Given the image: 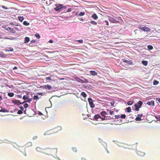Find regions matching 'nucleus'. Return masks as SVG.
I'll list each match as a JSON object with an SVG mask.
<instances>
[{
  "instance_id": "8",
  "label": "nucleus",
  "mask_w": 160,
  "mask_h": 160,
  "mask_svg": "<svg viewBox=\"0 0 160 160\" xmlns=\"http://www.w3.org/2000/svg\"><path fill=\"white\" fill-rule=\"evenodd\" d=\"M137 153L139 156L142 157L144 156L145 155L144 152L140 151H137Z\"/></svg>"
},
{
  "instance_id": "53",
  "label": "nucleus",
  "mask_w": 160,
  "mask_h": 160,
  "mask_svg": "<svg viewBox=\"0 0 160 160\" xmlns=\"http://www.w3.org/2000/svg\"><path fill=\"white\" fill-rule=\"evenodd\" d=\"M20 108L21 109H22V110H23V107L22 106H20Z\"/></svg>"
},
{
  "instance_id": "2",
  "label": "nucleus",
  "mask_w": 160,
  "mask_h": 160,
  "mask_svg": "<svg viewBox=\"0 0 160 160\" xmlns=\"http://www.w3.org/2000/svg\"><path fill=\"white\" fill-rule=\"evenodd\" d=\"M138 28L139 29L142 30L146 32H149L151 30L149 28L145 26H144L142 25H139L138 26Z\"/></svg>"
},
{
  "instance_id": "3",
  "label": "nucleus",
  "mask_w": 160,
  "mask_h": 160,
  "mask_svg": "<svg viewBox=\"0 0 160 160\" xmlns=\"http://www.w3.org/2000/svg\"><path fill=\"white\" fill-rule=\"evenodd\" d=\"M62 5L57 4L55 5L54 9L56 11H59L61 10V8H62Z\"/></svg>"
},
{
  "instance_id": "45",
  "label": "nucleus",
  "mask_w": 160,
  "mask_h": 160,
  "mask_svg": "<svg viewBox=\"0 0 160 160\" xmlns=\"http://www.w3.org/2000/svg\"><path fill=\"white\" fill-rule=\"evenodd\" d=\"M78 42L80 43H82L83 42V40H78Z\"/></svg>"
},
{
  "instance_id": "6",
  "label": "nucleus",
  "mask_w": 160,
  "mask_h": 160,
  "mask_svg": "<svg viewBox=\"0 0 160 160\" xmlns=\"http://www.w3.org/2000/svg\"><path fill=\"white\" fill-rule=\"evenodd\" d=\"M62 129V128L61 127L58 126L55 128L53 129V132L55 133L58 132V131L61 130Z\"/></svg>"
},
{
  "instance_id": "1",
  "label": "nucleus",
  "mask_w": 160,
  "mask_h": 160,
  "mask_svg": "<svg viewBox=\"0 0 160 160\" xmlns=\"http://www.w3.org/2000/svg\"><path fill=\"white\" fill-rule=\"evenodd\" d=\"M57 152V149L56 148L48 149L46 150L45 153L48 155H52L53 154Z\"/></svg>"
},
{
  "instance_id": "12",
  "label": "nucleus",
  "mask_w": 160,
  "mask_h": 160,
  "mask_svg": "<svg viewBox=\"0 0 160 160\" xmlns=\"http://www.w3.org/2000/svg\"><path fill=\"white\" fill-rule=\"evenodd\" d=\"M92 17L95 20L98 19V17L95 13H94L92 16Z\"/></svg>"
},
{
  "instance_id": "21",
  "label": "nucleus",
  "mask_w": 160,
  "mask_h": 160,
  "mask_svg": "<svg viewBox=\"0 0 160 160\" xmlns=\"http://www.w3.org/2000/svg\"><path fill=\"white\" fill-rule=\"evenodd\" d=\"M133 102H134L133 101H129L127 102V104L128 105H130L132 104Z\"/></svg>"
},
{
  "instance_id": "29",
  "label": "nucleus",
  "mask_w": 160,
  "mask_h": 160,
  "mask_svg": "<svg viewBox=\"0 0 160 160\" xmlns=\"http://www.w3.org/2000/svg\"><path fill=\"white\" fill-rule=\"evenodd\" d=\"M106 114V112L105 111H102L101 113V114L102 116L104 117Z\"/></svg>"
},
{
  "instance_id": "25",
  "label": "nucleus",
  "mask_w": 160,
  "mask_h": 160,
  "mask_svg": "<svg viewBox=\"0 0 160 160\" xmlns=\"http://www.w3.org/2000/svg\"><path fill=\"white\" fill-rule=\"evenodd\" d=\"M23 24L24 25H25V26H28L29 25V23H28V22H27L26 21H24L23 22Z\"/></svg>"
},
{
  "instance_id": "33",
  "label": "nucleus",
  "mask_w": 160,
  "mask_h": 160,
  "mask_svg": "<svg viewBox=\"0 0 160 160\" xmlns=\"http://www.w3.org/2000/svg\"><path fill=\"white\" fill-rule=\"evenodd\" d=\"M126 117V115L125 114H123L121 115V118H125Z\"/></svg>"
},
{
  "instance_id": "62",
  "label": "nucleus",
  "mask_w": 160,
  "mask_h": 160,
  "mask_svg": "<svg viewBox=\"0 0 160 160\" xmlns=\"http://www.w3.org/2000/svg\"><path fill=\"white\" fill-rule=\"evenodd\" d=\"M34 42V41H31V42Z\"/></svg>"
},
{
  "instance_id": "46",
  "label": "nucleus",
  "mask_w": 160,
  "mask_h": 160,
  "mask_svg": "<svg viewBox=\"0 0 160 160\" xmlns=\"http://www.w3.org/2000/svg\"><path fill=\"white\" fill-rule=\"evenodd\" d=\"M114 112L113 111H110L109 113L110 115H112L114 114Z\"/></svg>"
},
{
  "instance_id": "49",
  "label": "nucleus",
  "mask_w": 160,
  "mask_h": 160,
  "mask_svg": "<svg viewBox=\"0 0 160 160\" xmlns=\"http://www.w3.org/2000/svg\"><path fill=\"white\" fill-rule=\"evenodd\" d=\"M142 114H138V117H142Z\"/></svg>"
},
{
  "instance_id": "32",
  "label": "nucleus",
  "mask_w": 160,
  "mask_h": 160,
  "mask_svg": "<svg viewBox=\"0 0 160 160\" xmlns=\"http://www.w3.org/2000/svg\"><path fill=\"white\" fill-rule=\"evenodd\" d=\"M85 14V13L83 12H80L79 14V16H83Z\"/></svg>"
},
{
  "instance_id": "20",
  "label": "nucleus",
  "mask_w": 160,
  "mask_h": 160,
  "mask_svg": "<svg viewBox=\"0 0 160 160\" xmlns=\"http://www.w3.org/2000/svg\"><path fill=\"white\" fill-rule=\"evenodd\" d=\"M99 118H100V116L98 115H96L94 117V119L96 120H98Z\"/></svg>"
},
{
  "instance_id": "34",
  "label": "nucleus",
  "mask_w": 160,
  "mask_h": 160,
  "mask_svg": "<svg viewBox=\"0 0 160 160\" xmlns=\"http://www.w3.org/2000/svg\"><path fill=\"white\" fill-rule=\"evenodd\" d=\"M88 101L89 103H91V102H92V100L91 98H88Z\"/></svg>"
},
{
  "instance_id": "17",
  "label": "nucleus",
  "mask_w": 160,
  "mask_h": 160,
  "mask_svg": "<svg viewBox=\"0 0 160 160\" xmlns=\"http://www.w3.org/2000/svg\"><path fill=\"white\" fill-rule=\"evenodd\" d=\"M18 18L19 21L21 22H22L24 19L23 17H18Z\"/></svg>"
},
{
  "instance_id": "57",
  "label": "nucleus",
  "mask_w": 160,
  "mask_h": 160,
  "mask_svg": "<svg viewBox=\"0 0 160 160\" xmlns=\"http://www.w3.org/2000/svg\"><path fill=\"white\" fill-rule=\"evenodd\" d=\"M102 118V120H104L105 119V118Z\"/></svg>"
},
{
  "instance_id": "52",
  "label": "nucleus",
  "mask_w": 160,
  "mask_h": 160,
  "mask_svg": "<svg viewBox=\"0 0 160 160\" xmlns=\"http://www.w3.org/2000/svg\"><path fill=\"white\" fill-rule=\"evenodd\" d=\"M110 104H111V106H114V102H111L110 103Z\"/></svg>"
},
{
  "instance_id": "54",
  "label": "nucleus",
  "mask_w": 160,
  "mask_h": 160,
  "mask_svg": "<svg viewBox=\"0 0 160 160\" xmlns=\"http://www.w3.org/2000/svg\"><path fill=\"white\" fill-rule=\"evenodd\" d=\"M17 69V68L16 67H15L13 68V69Z\"/></svg>"
},
{
  "instance_id": "14",
  "label": "nucleus",
  "mask_w": 160,
  "mask_h": 160,
  "mask_svg": "<svg viewBox=\"0 0 160 160\" xmlns=\"http://www.w3.org/2000/svg\"><path fill=\"white\" fill-rule=\"evenodd\" d=\"M36 150L37 152H42V148H39V147H37V148H36Z\"/></svg>"
},
{
  "instance_id": "16",
  "label": "nucleus",
  "mask_w": 160,
  "mask_h": 160,
  "mask_svg": "<svg viewBox=\"0 0 160 160\" xmlns=\"http://www.w3.org/2000/svg\"><path fill=\"white\" fill-rule=\"evenodd\" d=\"M28 98L29 96L28 95H24L23 97V99L25 100L28 99Z\"/></svg>"
},
{
  "instance_id": "13",
  "label": "nucleus",
  "mask_w": 160,
  "mask_h": 160,
  "mask_svg": "<svg viewBox=\"0 0 160 160\" xmlns=\"http://www.w3.org/2000/svg\"><path fill=\"white\" fill-rule=\"evenodd\" d=\"M0 112H8L7 110L5 109L4 108H2L1 107H0Z\"/></svg>"
},
{
  "instance_id": "61",
  "label": "nucleus",
  "mask_w": 160,
  "mask_h": 160,
  "mask_svg": "<svg viewBox=\"0 0 160 160\" xmlns=\"http://www.w3.org/2000/svg\"><path fill=\"white\" fill-rule=\"evenodd\" d=\"M46 133V132L45 133H44V135H46V134H47Z\"/></svg>"
},
{
  "instance_id": "39",
  "label": "nucleus",
  "mask_w": 160,
  "mask_h": 160,
  "mask_svg": "<svg viewBox=\"0 0 160 160\" xmlns=\"http://www.w3.org/2000/svg\"><path fill=\"white\" fill-rule=\"evenodd\" d=\"M24 108H27L28 107V104L27 103H25L24 105Z\"/></svg>"
},
{
  "instance_id": "56",
  "label": "nucleus",
  "mask_w": 160,
  "mask_h": 160,
  "mask_svg": "<svg viewBox=\"0 0 160 160\" xmlns=\"http://www.w3.org/2000/svg\"><path fill=\"white\" fill-rule=\"evenodd\" d=\"M81 160H86L84 158H82L81 159Z\"/></svg>"
},
{
  "instance_id": "31",
  "label": "nucleus",
  "mask_w": 160,
  "mask_h": 160,
  "mask_svg": "<svg viewBox=\"0 0 160 160\" xmlns=\"http://www.w3.org/2000/svg\"><path fill=\"white\" fill-rule=\"evenodd\" d=\"M35 36L38 39H39L40 37V35L38 33L36 34L35 35Z\"/></svg>"
},
{
  "instance_id": "23",
  "label": "nucleus",
  "mask_w": 160,
  "mask_h": 160,
  "mask_svg": "<svg viewBox=\"0 0 160 160\" xmlns=\"http://www.w3.org/2000/svg\"><path fill=\"white\" fill-rule=\"evenodd\" d=\"M72 151L74 152H77V150L76 148L75 147H72Z\"/></svg>"
},
{
  "instance_id": "22",
  "label": "nucleus",
  "mask_w": 160,
  "mask_h": 160,
  "mask_svg": "<svg viewBox=\"0 0 160 160\" xmlns=\"http://www.w3.org/2000/svg\"><path fill=\"white\" fill-rule=\"evenodd\" d=\"M123 62H126L127 64H129L130 63H131V62L130 61H128L127 60H124Z\"/></svg>"
},
{
  "instance_id": "18",
  "label": "nucleus",
  "mask_w": 160,
  "mask_h": 160,
  "mask_svg": "<svg viewBox=\"0 0 160 160\" xmlns=\"http://www.w3.org/2000/svg\"><path fill=\"white\" fill-rule=\"evenodd\" d=\"M142 63L144 65V66H146L148 64V62L146 61L143 60L142 62Z\"/></svg>"
},
{
  "instance_id": "36",
  "label": "nucleus",
  "mask_w": 160,
  "mask_h": 160,
  "mask_svg": "<svg viewBox=\"0 0 160 160\" xmlns=\"http://www.w3.org/2000/svg\"><path fill=\"white\" fill-rule=\"evenodd\" d=\"M90 22L93 25H96L97 24L96 22L94 21H92Z\"/></svg>"
},
{
  "instance_id": "59",
  "label": "nucleus",
  "mask_w": 160,
  "mask_h": 160,
  "mask_svg": "<svg viewBox=\"0 0 160 160\" xmlns=\"http://www.w3.org/2000/svg\"><path fill=\"white\" fill-rule=\"evenodd\" d=\"M10 24H12V25L14 24H13V23H10Z\"/></svg>"
},
{
  "instance_id": "37",
  "label": "nucleus",
  "mask_w": 160,
  "mask_h": 160,
  "mask_svg": "<svg viewBox=\"0 0 160 160\" xmlns=\"http://www.w3.org/2000/svg\"><path fill=\"white\" fill-rule=\"evenodd\" d=\"M22 112L21 110H19L18 111L17 113L19 114H22Z\"/></svg>"
},
{
  "instance_id": "10",
  "label": "nucleus",
  "mask_w": 160,
  "mask_h": 160,
  "mask_svg": "<svg viewBox=\"0 0 160 160\" xmlns=\"http://www.w3.org/2000/svg\"><path fill=\"white\" fill-rule=\"evenodd\" d=\"M90 74L92 76H94L96 75H97V73L95 71H91L90 72Z\"/></svg>"
},
{
  "instance_id": "11",
  "label": "nucleus",
  "mask_w": 160,
  "mask_h": 160,
  "mask_svg": "<svg viewBox=\"0 0 160 160\" xmlns=\"http://www.w3.org/2000/svg\"><path fill=\"white\" fill-rule=\"evenodd\" d=\"M147 104L149 105L153 106L154 105V101L152 100L150 102H147Z\"/></svg>"
},
{
  "instance_id": "28",
  "label": "nucleus",
  "mask_w": 160,
  "mask_h": 160,
  "mask_svg": "<svg viewBox=\"0 0 160 160\" xmlns=\"http://www.w3.org/2000/svg\"><path fill=\"white\" fill-rule=\"evenodd\" d=\"M148 48L149 50H152L153 49V47L152 46L149 45L148 46Z\"/></svg>"
},
{
  "instance_id": "35",
  "label": "nucleus",
  "mask_w": 160,
  "mask_h": 160,
  "mask_svg": "<svg viewBox=\"0 0 160 160\" xmlns=\"http://www.w3.org/2000/svg\"><path fill=\"white\" fill-rule=\"evenodd\" d=\"M135 120L137 121H140L141 120L140 118L138 117H137Z\"/></svg>"
},
{
  "instance_id": "5",
  "label": "nucleus",
  "mask_w": 160,
  "mask_h": 160,
  "mask_svg": "<svg viewBox=\"0 0 160 160\" xmlns=\"http://www.w3.org/2000/svg\"><path fill=\"white\" fill-rule=\"evenodd\" d=\"M108 18L109 21L115 23L118 22L116 20L112 18L109 16H108Z\"/></svg>"
},
{
  "instance_id": "55",
  "label": "nucleus",
  "mask_w": 160,
  "mask_h": 160,
  "mask_svg": "<svg viewBox=\"0 0 160 160\" xmlns=\"http://www.w3.org/2000/svg\"><path fill=\"white\" fill-rule=\"evenodd\" d=\"M2 100V98L1 96H0V101Z\"/></svg>"
},
{
  "instance_id": "48",
  "label": "nucleus",
  "mask_w": 160,
  "mask_h": 160,
  "mask_svg": "<svg viewBox=\"0 0 160 160\" xmlns=\"http://www.w3.org/2000/svg\"><path fill=\"white\" fill-rule=\"evenodd\" d=\"M2 7L3 8L6 9H8V8L7 7H6L5 6H2Z\"/></svg>"
},
{
  "instance_id": "41",
  "label": "nucleus",
  "mask_w": 160,
  "mask_h": 160,
  "mask_svg": "<svg viewBox=\"0 0 160 160\" xmlns=\"http://www.w3.org/2000/svg\"><path fill=\"white\" fill-rule=\"evenodd\" d=\"M46 79L47 80H51V77H46Z\"/></svg>"
},
{
  "instance_id": "15",
  "label": "nucleus",
  "mask_w": 160,
  "mask_h": 160,
  "mask_svg": "<svg viewBox=\"0 0 160 160\" xmlns=\"http://www.w3.org/2000/svg\"><path fill=\"white\" fill-rule=\"evenodd\" d=\"M30 41L29 38L28 37H26L25 38V41H24V43H27L28 42Z\"/></svg>"
},
{
  "instance_id": "7",
  "label": "nucleus",
  "mask_w": 160,
  "mask_h": 160,
  "mask_svg": "<svg viewBox=\"0 0 160 160\" xmlns=\"http://www.w3.org/2000/svg\"><path fill=\"white\" fill-rule=\"evenodd\" d=\"M41 87L44 89L48 90H51L52 88V87L49 85L42 86Z\"/></svg>"
},
{
  "instance_id": "40",
  "label": "nucleus",
  "mask_w": 160,
  "mask_h": 160,
  "mask_svg": "<svg viewBox=\"0 0 160 160\" xmlns=\"http://www.w3.org/2000/svg\"><path fill=\"white\" fill-rule=\"evenodd\" d=\"M32 101V99L31 98L29 99L27 101H26L25 102H27L28 103H30V102Z\"/></svg>"
},
{
  "instance_id": "27",
  "label": "nucleus",
  "mask_w": 160,
  "mask_h": 160,
  "mask_svg": "<svg viewBox=\"0 0 160 160\" xmlns=\"http://www.w3.org/2000/svg\"><path fill=\"white\" fill-rule=\"evenodd\" d=\"M126 110L128 112H129L131 111V108L130 107H128L126 108Z\"/></svg>"
},
{
  "instance_id": "19",
  "label": "nucleus",
  "mask_w": 160,
  "mask_h": 160,
  "mask_svg": "<svg viewBox=\"0 0 160 160\" xmlns=\"http://www.w3.org/2000/svg\"><path fill=\"white\" fill-rule=\"evenodd\" d=\"M5 51H11V52H12L13 51V49L12 48H6L5 49Z\"/></svg>"
},
{
  "instance_id": "50",
  "label": "nucleus",
  "mask_w": 160,
  "mask_h": 160,
  "mask_svg": "<svg viewBox=\"0 0 160 160\" xmlns=\"http://www.w3.org/2000/svg\"><path fill=\"white\" fill-rule=\"evenodd\" d=\"M71 8H68L67 10V12H69L71 11Z\"/></svg>"
},
{
  "instance_id": "42",
  "label": "nucleus",
  "mask_w": 160,
  "mask_h": 160,
  "mask_svg": "<svg viewBox=\"0 0 160 160\" xmlns=\"http://www.w3.org/2000/svg\"><path fill=\"white\" fill-rule=\"evenodd\" d=\"M38 97L37 96H35L34 97V99L35 100L38 99Z\"/></svg>"
},
{
  "instance_id": "51",
  "label": "nucleus",
  "mask_w": 160,
  "mask_h": 160,
  "mask_svg": "<svg viewBox=\"0 0 160 160\" xmlns=\"http://www.w3.org/2000/svg\"><path fill=\"white\" fill-rule=\"evenodd\" d=\"M49 42L50 43H52V42H53V41H52V40H50L49 41Z\"/></svg>"
},
{
  "instance_id": "47",
  "label": "nucleus",
  "mask_w": 160,
  "mask_h": 160,
  "mask_svg": "<svg viewBox=\"0 0 160 160\" xmlns=\"http://www.w3.org/2000/svg\"><path fill=\"white\" fill-rule=\"evenodd\" d=\"M119 115H115V118H117V119H118V118H119Z\"/></svg>"
},
{
  "instance_id": "30",
  "label": "nucleus",
  "mask_w": 160,
  "mask_h": 160,
  "mask_svg": "<svg viewBox=\"0 0 160 160\" xmlns=\"http://www.w3.org/2000/svg\"><path fill=\"white\" fill-rule=\"evenodd\" d=\"M153 84L154 85H157L158 83V82L157 81L154 80L153 81Z\"/></svg>"
},
{
  "instance_id": "4",
  "label": "nucleus",
  "mask_w": 160,
  "mask_h": 160,
  "mask_svg": "<svg viewBox=\"0 0 160 160\" xmlns=\"http://www.w3.org/2000/svg\"><path fill=\"white\" fill-rule=\"evenodd\" d=\"M142 104V102L141 101H139L137 104H135V106L136 107L135 110L136 111H138L139 110V108L141 107Z\"/></svg>"
},
{
  "instance_id": "38",
  "label": "nucleus",
  "mask_w": 160,
  "mask_h": 160,
  "mask_svg": "<svg viewBox=\"0 0 160 160\" xmlns=\"http://www.w3.org/2000/svg\"><path fill=\"white\" fill-rule=\"evenodd\" d=\"M90 105L91 106V107L92 108H93L95 106V105L93 103V102H91V103H90Z\"/></svg>"
},
{
  "instance_id": "24",
  "label": "nucleus",
  "mask_w": 160,
  "mask_h": 160,
  "mask_svg": "<svg viewBox=\"0 0 160 160\" xmlns=\"http://www.w3.org/2000/svg\"><path fill=\"white\" fill-rule=\"evenodd\" d=\"M81 95L84 98H86L87 97L86 94L84 92H82L81 93Z\"/></svg>"
},
{
  "instance_id": "26",
  "label": "nucleus",
  "mask_w": 160,
  "mask_h": 160,
  "mask_svg": "<svg viewBox=\"0 0 160 160\" xmlns=\"http://www.w3.org/2000/svg\"><path fill=\"white\" fill-rule=\"evenodd\" d=\"M13 93L9 92L8 93V95L10 97H12L14 96Z\"/></svg>"
},
{
  "instance_id": "58",
  "label": "nucleus",
  "mask_w": 160,
  "mask_h": 160,
  "mask_svg": "<svg viewBox=\"0 0 160 160\" xmlns=\"http://www.w3.org/2000/svg\"><path fill=\"white\" fill-rule=\"evenodd\" d=\"M18 96L20 98H22V96H21L19 95Z\"/></svg>"
},
{
  "instance_id": "44",
  "label": "nucleus",
  "mask_w": 160,
  "mask_h": 160,
  "mask_svg": "<svg viewBox=\"0 0 160 160\" xmlns=\"http://www.w3.org/2000/svg\"><path fill=\"white\" fill-rule=\"evenodd\" d=\"M104 22L106 23V25H108V26L109 25L108 22L107 21L105 20L104 21Z\"/></svg>"
},
{
  "instance_id": "60",
  "label": "nucleus",
  "mask_w": 160,
  "mask_h": 160,
  "mask_svg": "<svg viewBox=\"0 0 160 160\" xmlns=\"http://www.w3.org/2000/svg\"><path fill=\"white\" fill-rule=\"evenodd\" d=\"M41 114H42V113H41V112H40V113H39V115H41Z\"/></svg>"
},
{
  "instance_id": "9",
  "label": "nucleus",
  "mask_w": 160,
  "mask_h": 160,
  "mask_svg": "<svg viewBox=\"0 0 160 160\" xmlns=\"http://www.w3.org/2000/svg\"><path fill=\"white\" fill-rule=\"evenodd\" d=\"M25 102H23L22 103H21L20 102L19 100H15L13 101V103H14L15 104H22L24 103Z\"/></svg>"
},
{
  "instance_id": "43",
  "label": "nucleus",
  "mask_w": 160,
  "mask_h": 160,
  "mask_svg": "<svg viewBox=\"0 0 160 160\" xmlns=\"http://www.w3.org/2000/svg\"><path fill=\"white\" fill-rule=\"evenodd\" d=\"M156 100L157 101L159 102L160 103V98H156Z\"/></svg>"
}]
</instances>
